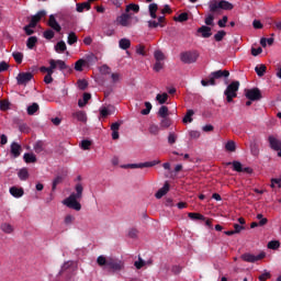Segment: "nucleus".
<instances>
[{
	"label": "nucleus",
	"instance_id": "obj_9",
	"mask_svg": "<svg viewBox=\"0 0 281 281\" xmlns=\"http://www.w3.org/2000/svg\"><path fill=\"white\" fill-rule=\"evenodd\" d=\"M158 164H161V160H153L147 162H139V164H131L127 165L128 168L135 169V168H153L154 166H158Z\"/></svg>",
	"mask_w": 281,
	"mask_h": 281
},
{
	"label": "nucleus",
	"instance_id": "obj_48",
	"mask_svg": "<svg viewBox=\"0 0 281 281\" xmlns=\"http://www.w3.org/2000/svg\"><path fill=\"white\" fill-rule=\"evenodd\" d=\"M77 85H78V88L81 90V91H85L87 89V87H89V82L86 80V79H79L77 81Z\"/></svg>",
	"mask_w": 281,
	"mask_h": 281
},
{
	"label": "nucleus",
	"instance_id": "obj_35",
	"mask_svg": "<svg viewBox=\"0 0 281 281\" xmlns=\"http://www.w3.org/2000/svg\"><path fill=\"white\" fill-rule=\"evenodd\" d=\"M156 101L160 104H166V102H168V93H158L156 95Z\"/></svg>",
	"mask_w": 281,
	"mask_h": 281
},
{
	"label": "nucleus",
	"instance_id": "obj_61",
	"mask_svg": "<svg viewBox=\"0 0 281 281\" xmlns=\"http://www.w3.org/2000/svg\"><path fill=\"white\" fill-rule=\"evenodd\" d=\"M228 18L227 15H224L222 20H218L217 25L218 27H226Z\"/></svg>",
	"mask_w": 281,
	"mask_h": 281
},
{
	"label": "nucleus",
	"instance_id": "obj_54",
	"mask_svg": "<svg viewBox=\"0 0 281 281\" xmlns=\"http://www.w3.org/2000/svg\"><path fill=\"white\" fill-rule=\"evenodd\" d=\"M44 38H46V41H52V38H54L55 33L52 30H46L43 33Z\"/></svg>",
	"mask_w": 281,
	"mask_h": 281
},
{
	"label": "nucleus",
	"instance_id": "obj_43",
	"mask_svg": "<svg viewBox=\"0 0 281 281\" xmlns=\"http://www.w3.org/2000/svg\"><path fill=\"white\" fill-rule=\"evenodd\" d=\"M12 56H13L15 63H18V65H21V63H23V53L14 52V53H12Z\"/></svg>",
	"mask_w": 281,
	"mask_h": 281
},
{
	"label": "nucleus",
	"instance_id": "obj_2",
	"mask_svg": "<svg viewBox=\"0 0 281 281\" xmlns=\"http://www.w3.org/2000/svg\"><path fill=\"white\" fill-rule=\"evenodd\" d=\"M97 265L108 269L110 273H120L121 271H124V261L115 257H105L104 255H101L97 258Z\"/></svg>",
	"mask_w": 281,
	"mask_h": 281
},
{
	"label": "nucleus",
	"instance_id": "obj_27",
	"mask_svg": "<svg viewBox=\"0 0 281 281\" xmlns=\"http://www.w3.org/2000/svg\"><path fill=\"white\" fill-rule=\"evenodd\" d=\"M255 71H256L257 76H259V78H262V76H265V74H267V66L265 64L256 66Z\"/></svg>",
	"mask_w": 281,
	"mask_h": 281
},
{
	"label": "nucleus",
	"instance_id": "obj_44",
	"mask_svg": "<svg viewBox=\"0 0 281 281\" xmlns=\"http://www.w3.org/2000/svg\"><path fill=\"white\" fill-rule=\"evenodd\" d=\"M225 36H227V32H225V31H218V32L214 35V38H215L216 43H221V41H223V38H225Z\"/></svg>",
	"mask_w": 281,
	"mask_h": 281
},
{
	"label": "nucleus",
	"instance_id": "obj_45",
	"mask_svg": "<svg viewBox=\"0 0 281 281\" xmlns=\"http://www.w3.org/2000/svg\"><path fill=\"white\" fill-rule=\"evenodd\" d=\"M146 109L142 110L140 113L142 115H149L150 111H153V104L148 101L145 102Z\"/></svg>",
	"mask_w": 281,
	"mask_h": 281
},
{
	"label": "nucleus",
	"instance_id": "obj_59",
	"mask_svg": "<svg viewBox=\"0 0 281 281\" xmlns=\"http://www.w3.org/2000/svg\"><path fill=\"white\" fill-rule=\"evenodd\" d=\"M87 63L90 65H95V63H98V57H95L93 54H90L87 56Z\"/></svg>",
	"mask_w": 281,
	"mask_h": 281
},
{
	"label": "nucleus",
	"instance_id": "obj_3",
	"mask_svg": "<svg viewBox=\"0 0 281 281\" xmlns=\"http://www.w3.org/2000/svg\"><path fill=\"white\" fill-rule=\"evenodd\" d=\"M75 191L76 193H71L63 201V203L66 205V207H69L70 210H76V212H80L82 210V205L78 201L82 199V192H85V187H82V183L78 182L75 186Z\"/></svg>",
	"mask_w": 281,
	"mask_h": 281
},
{
	"label": "nucleus",
	"instance_id": "obj_30",
	"mask_svg": "<svg viewBox=\"0 0 281 281\" xmlns=\"http://www.w3.org/2000/svg\"><path fill=\"white\" fill-rule=\"evenodd\" d=\"M227 166H233V170L235 172H243V164L238 160H234L233 162H228Z\"/></svg>",
	"mask_w": 281,
	"mask_h": 281
},
{
	"label": "nucleus",
	"instance_id": "obj_58",
	"mask_svg": "<svg viewBox=\"0 0 281 281\" xmlns=\"http://www.w3.org/2000/svg\"><path fill=\"white\" fill-rule=\"evenodd\" d=\"M148 27L150 29L166 27V24H159L157 21H148Z\"/></svg>",
	"mask_w": 281,
	"mask_h": 281
},
{
	"label": "nucleus",
	"instance_id": "obj_33",
	"mask_svg": "<svg viewBox=\"0 0 281 281\" xmlns=\"http://www.w3.org/2000/svg\"><path fill=\"white\" fill-rule=\"evenodd\" d=\"M171 125H172V120H170L169 116L162 117L160 120V128H170Z\"/></svg>",
	"mask_w": 281,
	"mask_h": 281
},
{
	"label": "nucleus",
	"instance_id": "obj_41",
	"mask_svg": "<svg viewBox=\"0 0 281 281\" xmlns=\"http://www.w3.org/2000/svg\"><path fill=\"white\" fill-rule=\"evenodd\" d=\"M225 149L228 150V153L236 151V143L234 140H228L225 145Z\"/></svg>",
	"mask_w": 281,
	"mask_h": 281
},
{
	"label": "nucleus",
	"instance_id": "obj_34",
	"mask_svg": "<svg viewBox=\"0 0 281 281\" xmlns=\"http://www.w3.org/2000/svg\"><path fill=\"white\" fill-rule=\"evenodd\" d=\"M192 115H194V110H188L187 114L182 119L183 124L192 123L193 122Z\"/></svg>",
	"mask_w": 281,
	"mask_h": 281
},
{
	"label": "nucleus",
	"instance_id": "obj_10",
	"mask_svg": "<svg viewBox=\"0 0 281 281\" xmlns=\"http://www.w3.org/2000/svg\"><path fill=\"white\" fill-rule=\"evenodd\" d=\"M34 78V75L32 72H20L16 77L18 85H27Z\"/></svg>",
	"mask_w": 281,
	"mask_h": 281
},
{
	"label": "nucleus",
	"instance_id": "obj_56",
	"mask_svg": "<svg viewBox=\"0 0 281 281\" xmlns=\"http://www.w3.org/2000/svg\"><path fill=\"white\" fill-rule=\"evenodd\" d=\"M276 186L278 188H281V178H272L271 179V184H270V188H276Z\"/></svg>",
	"mask_w": 281,
	"mask_h": 281
},
{
	"label": "nucleus",
	"instance_id": "obj_32",
	"mask_svg": "<svg viewBox=\"0 0 281 281\" xmlns=\"http://www.w3.org/2000/svg\"><path fill=\"white\" fill-rule=\"evenodd\" d=\"M119 47L121 49H128V48H131V40H128V38H121L119 41Z\"/></svg>",
	"mask_w": 281,
	"mask_h": 281
},
{
	"label": "nucleus",
	"instance_id": "obj_46",
	"mask_svg": "<svg viewBox=\"0 0 281 281\" xmlns=\"http://www.w3.org/2000/svg\"><path fill=\"white\" fill-rule=\"evenodd\" d=\"M110 75H111V80L113 85H117V82L122 80V75L120 72H111Z\"/></svg>",
	"mask_w": 281,
	"mask_h": 281
},
{
	"label": "nucleus",
	"instance_id": "obj_5",
	"mask_svg": "<svg viewBox=\"0 0 281 281\" xmlns=\"http://www.w3.org/2000/svg\"><path fill=\"white\" fill-rule=\"evenodd\" d=\"M238 89H240V81H233L227 86L224 91L227 102H234V98H238Z\"/></svg>",
	"mask_w": 281,
	"mask_h": 281
},
{
	"label": "nucleus",
	"instance_id": "obj_23",
	"mask_svg": "<svg viewBox=\"0 0 281 281\" xmlns=\"http://www.w3.org/2000/svg\"><path fill=\"white\" fill-rule=\"evenodd\" d=\"M23 159L25 164H36V155L32 153H25Z\"/></svg>",
	"mask_w": 281,
	"mask_h": 281
},
{
	"label": "nucleus",
	"instance_id": "obj_15",
	"mask_svg": "<svg viewBox=\"0 0 281 281\" xmlns=\"http://www.w3.org/2000/svg\"><path fill=\"white\" fill-rule=\"evenodd\" d=\"M23 150V147L16 142H13L11 144V155L16 159L18 157H21V153Z\"/></svg>",
	"mask_w": 281,
	"mask_h": 281
},
{
	"label": "nucleus",
	"instance_id": "obj_17",
	"mask_svg": "<svg viewBox=\"0 0 281 281\" xmlns=\"http://www.w3.org/2000/svg\"><path fill=\"white\" fill-rule=\"evenodd\" d=\"M168 192H170V184L165 182L164 187L156 192L155 196L156 199H162L166 196V194H168Z\"/></svg>",
	"mask_w": 281,
	"mask_h": 281
},
{
	"label": "nucleus",
	"instance_id": "obj_60",
	"mask_svg": "<svg viewBox=\"0 0 281 281\" xmlns=\"http://www.w3.org/2000/svg\"><path fill=\"white\" fill-rule=\"evenodd\" d=\"M149 133H150L151 135H158V133H159V126H158V125H155V124H151V125L149 126Z\"/></svg>",
	"mask_w": 281,
	"mask_h": 281
},
{
	"label": "nucleus",
	"instance_id": "obj_18",
	"mask_svg": "<svg viewBox=\"0 0 281 281\" xmlns=\"http://www.w3.org/2000/svg\"><path fill=\"white\" fill-rule=\"evenodd\" d=\"M10 194L11 196H14V199H21L25 192L23 191V188L11 187Z\"/></svg>",
	"mask_w": 281,
	"mask_h": 281
},
{
	"label": "nucleus",
	"instance_id": "obj_25",
	"mask_svg": "<svg viewBox=\"0 0 281 281\" xmlns=\"http://www.w3.org/2000/svg\"><path fill=\"white\" fill-rule=\"evenodd\" d=\"M148 8H149V16L151 19H157V11L159 10V5H157V3H150Z\"/></svg>",
	"mask_w": 281,
	"mask_h": 281
},
{
	"label": "nucleus",
	"instance_id": "obj_4",
	"mask_svg": "<svg viewBox=\"0 0 281 281\" xmlns=\"http://www.w3.org/2000/svg\"><path fill=\"white\" fill-rule=\"evenodd\" d=\"M74 261H66L57 274L58 281H70L74 278Z\"/></svg>",
	"mask_w": 281,
	"mask_h": 281
},
{
	"label": "nucleus",
	"instance_id": "obj_49",
	"mask_svg": "<svg viewBox=\"0 0 281 281\" xmlns=\"http://www.w3.org/2000/svg\"><path fill=\"white\" fill-rule=\"evenodd\" d=\"M131 10L135 13L139 12V5L135 4V3H130L128 5H126L125 11L126 12H131Z\"/></svg>",
	"mask_w": 281,
	"mask_h": 281
},
{
	"label": "nucleus",
	"instance_id": "obj_7",
	"mask_svg": "<svg viewBox=\"0 0 281 281\" xmlns=\"http://www.w3.org/2000/svg\"><path fill=\"white\" fill-rule=\"evenodd\" d=\"M246 98L247 100H250L251 102H256L258 100H262V93L260 92V89L252 88V89H246Z\"/></svg>",
	"mask_w": 281,
	"mask_h": 281
},
{
	"label": "nucleus",
	"instance_id": "obj_31",
	"mask_svg": "<svg viewBox=\"0 0 281 281\" xmlns=\"http://www.w3.org/2000/svg\"><path fill=\"white\" fill-rule=\"evenodd\" d=\"M85 10H91V2L77 3V12H85Z\"/></svg>",
	"mask_w": 281,
	"mask_h": 281
},
{
	"label": "nucleus",
	"instance_id": "obj_53",
	"mask_svg": "<svg viewBox=\"0 0 281 281\" xmlns=\"http://www.w3.org/2000/svg\"><path fill=\"white\" fill-rule=\"evenodd\" d=\"M268 249H280V241L278 240H271L268 243Z\"/></svg>",
	"mask_w": 281,
	"mask_h": 281
},
{
	"label": "nucleus",
	"instance_id": "obj_57",
	"mask_svg": "<svg viewBox=\"0 0 281 281\" xmlns=\"http://www.w3.org/2000/svg\"><path fill=\"white\" fill-rule=\"evenodd\" d=\"M136 54H139V56H146V47L144 45L136 46Z\"/></svg>",
	"mask_w": 281,
	"mask_h": 281
},
{
	"label": "nucleus",
	"instance_id": "obj_62",
	"mask_svg": "<svg viewBox=\"0 0 281 281\" xmlns=\"http://www.w3.org/2000/svg\"><path fill=\"white\" fill-rule=\"evenodd\" d=\"M134 266L136 267V269H142L143 267L146 266V261H144L140 257L138 258V261L134 262Z\"/></svg>",
	"mask_w": 281,
	"mask_h": 281
},
{
	"label": "nucleus",
	"instance_id": "obj_1",
	"mask_svg": "<svg viewBox=\"0 0 281 281\" xmlns=\"http://www.w3.org/2000/svg\"><path fill=\"white\" fill-rule=\"evenodd\" d=\"M210 13L205 16L204 23L205 25L214 26V19L222 14L223 10H234V4L227 0H221L220 2L216 0H211L209 3Z\"/></svg>",
	"mask_w": 281,
	"mask_h": 281
},
{
	"label": "nucleus",
	"instance_id": "obj_51",
	"mask_svg": "<svg viewBox=\"0 0 281 281\" xmlns=\"http://www.w3.org/2000/svg\"><path fill=\"white\" fill-rule=\"evenodd\" d=\"M173 20L178 21L179 23H184V21H188V13H180L177 18H173Z\"/></svg>",
	"mask_w": 281,
	"mask_h": 281
},
{
	"label": "nucleus",
	"instance_id": "obj_12",
	"mask_svg": "<svg viewBox=\"0 0 281 281\" xmlns=\"http://www.w3.org/2000/svg\"><path fill=\"white\" fill-rule=\"evenodd\" d=\"M45 14H47V12L38 11L35 15H33L29 23V27H36V25H38V22L41 21V19H43V16H45Z\"/></svg>",
	"mask_w": 281,
	"mask_h": 281
},
{
	"label": "nucleus",
	"instance_id": "obj_37",
	"mask_svg": "<svg viewBox=\"0 0 281 281\" xmlns=\"http://www.w3.org/2000/svg\"><path fill=\"white\" fill-rule=\"evenodd\" d=\"M99 71L102 76H111V67L109 65L104 64L99 68Z\"/></svg>",
	"mask_w": 281,
	"mask_h": 281
},
{
	"label": "nucleus",
	"instance_id": "obj_13",
	"mask_svg": "<svg viewBox=\"0 0 281 281\" xmlns=\"http://www.w3.org/2000/svg\"><path fill=\"white\" fill-rule=\"evenodd\" d=\"M268 143L271 150H280L281 148V140L278 139L276 136L270 135L268 136Z\"/></svg>",
	"mask_w": 281,
	"mask_h": 281
},
{
	"label": "nucleus",
	"instance_id": "obj_42",
	"mask_svg": "<svg viewBox=\"0 0 281 281\" xmlns=\"http://www.w3.org/2000/svg\"><path fill=\"white\" fill-rule=\"evenodd\" d=\"M19 179H21V181H26V179L30 177V173L27 172V169H21L18 173Z\"/></svg>",
	"mask_w": 281,
	"mask_h": 281
},
{
	"label": "nucleus",
	"instance_id": "obj_21",
	"mask_svg": "<svg viewBox=\"0 0 281 281\" xmlns=\"http://www.w3.org/2000/svg\"><path fill=\"white\" fill-rule=\"evenodd\" d=\"M72 117L78 122H82L83 124L87 122V113H85V111H77L72 113Z\"/></svg>",
	"mask_w": 281,
	"mask_h": 281
},
{
	"label": "nucleus",
	"instance_id": "obj_16",
	"mask_svg": "<svg viewBox=\"0 0 281 281\" xmlns=\"http://www.w3.org/2000/svg\"><path fill=\"white\" fill-rule=\"evenodd\" d=\"M48 26L52 27V30H54L55 32H60L63 30L58 21H56L54 14L49 15Z\"/></svg>",
	"mask_w": 281,
	"mask_h": 281
},
{
	"label": "nucleus",
	"instance_id": "obj_28",
	"mask_svg": "<svg viewBox=\"0 0 281 281\" xmlns=\"http://www.w3.org/2000/svg\"><path fill=\"white\" fill-rule=\"evenodd\" d=\"M36 43H38V37L36 36H31L27 38L26 41V47L29 49H34V47H36Z\"/></svg>",
	"mask_w": 281,
	"mask_h": 281
},
{
	"label": "nucleus",
	"instance_id": "obj_19",
	"mask_svg": "<svg viewBox=\"0 0 281 281\" xmlns=\"http://www.w3.org/2000/svg\"><path fill=\"white\" fill-rule=\"evenodd\" d=\"M211 74L213 78H215V80H218L221 78H229V70H216Z\"/></svg>",
	"mask_w": 281,
	"mask_h": 281
},
{
	"label": "nucleus",
	"instance_id": "obj_38",
	"mask_svg": "<svg viewBox=\"0 0 281 281\" xmlns=\"http://www.w3.org/2000/svg\"><path fill=\"white\" fill-rule=\"evenodd\" d=\"M1 229L4 234H12V232H14V227H12V225L8 223L1 224Z\"/></svg>",
	"mask_w": 281,
	"mask_h": 281
},
{
	"label": "nucleus",
	"instance_id": "obj_40",
	"mask_svg": "<svg viewBox=\"0 0 281 281\" xmlns=\"http://www.w3.org/2000/svg\"><path fill=\"white\" fill-rule=\"evenodd\" d=\"M85 65H87V60H85V59H78V60L75 63V70H76V71H82V68L85 67Z\"/></svg>",
	"mask_w": 281,
	"mask_h": 281
},
{
	"label": "nucleus",
	"instance_id": "obj_47",
	"mask_svg": "<svg viewBox=\"0 0 281 281\" xmlns=\"http://www.w3.org/2000/svg\"><path fill=\"white\" fill-rule=\"evenodd\" d=\"M154 57L156 61L166 60V55H164V52L161 50H155Z\"/></svg>",
	"mask_w": 281,
	"mask_h": 281
},
{
	"label": "nucleus",
	"instance_id": "obj_14",
	"mask_svg": "<svg viewBox=\"0 0 281 281\" xmlns=\"http://www.w3.org/2000/svg\"><path fill=\"white\" fill-rule=\"evenodd\" d=\"M198 34H201L202 38H210L212 36V27L210 25H202L198 29Z\"/></svg>",
	"mask_w": 281,
	"mask_h": 281
},
{
	"label": "nucleus",
	"instance_id": "obj_39",
	"mask_svg": "<svg viewBox=\"0 0 281 281\" xmlns=\"http://www.w3.org/2000/svg\"><path fill=\"white\" fill-rule=\"evenodd\" d=\"M68 45H75V43H78V35L76 33L70 32L68 34V40H67Z\"/></svg>",
	"mask_w": 281,
	"mask_h": 281
},
{
	"label": "nucleus",
	"instance_id": "obj_20",
	"mask_svg": "<svg viewBox=\"0 0 281 281\" xmlns=\"http://www.w3.org/2000/svg\"><path fill=\"white\" fill-rule=\"evenodd\" d=\"M45 147L46 144L43 140H37L34 145H33V150L38 155L43 151H45Z\"/></svg>",
	"mask_w": 281,
	"mask_h": 281
},
{
	"label": "nucleus",
	"instance_id": "obj_63",
	"mask_svg": "<svg viewBox=\"0 0 281 281\" xmlns=\"http://www.w3.org/2000/svg\"><path fill=\"white\" fill-rule=\"evenodd\" d=\"M164 69V63L161 61H156L155 65H154V71H161Z\"/></svg>",
	"mask_w": 281,
	"mask_h": 281
},
{
	"label": "nucleus",
	"instance_id": "obj_24",
	"mask_svg": "<svg viewBox=\"0 0 281 281\" xmlns=\"http://www.w3.org/2000/svg\"><path fill=\"white\" fill-rule=\"evenodd\" d=\"M157 115L160 119L169 117L170 111L168 110V106H166V105L160 106V109L158 110Z\"/></svg>",
	"mask_w": 281,
	"mask_h": 281
},
{
	"label": "nucleus",
	"instance_id": "obj_6",
	"mask_svg": "<svg viewBox=\"0 0 281 281\" xmlns=\"http://www.w3.org/2000/svg\"><path fill=\"white\" fill-rule=\"evenodd\" d=\"M180 59L186 65H192V63H196V60H199V53L196 50L181 53Z\"/></svg>",
	"mask_w": 281,
	"mask_h": 281
},
{
	"label": "nucleus",
	"instance_id": "obj_26",
	"mask_svg": "<svg viewBox=\"0 0 281 281\" xmlns=\"http://www.w3.org/2000/svg\"><path fill=\"white\" fill-rule=\"evenodd\" d=\"M55 52H57V54H63V52H67V44L65 43V41H60L55 45Z\"/></svg>",
	"mask_w": 281,
	"mask_h": 281
},
{
	"label": "nucleus",
	"instance_id": "obj_55",
	"mask_svg": "<svg viewBox=\"0 0 281 281\" xmlns=\"http://www.w3.org/2000/svg\"><path fill=\"white\" fill-rule=\"evenodd\" d=\"M80 147L82 148V150H89L91 148V140H82Z\"/></svg>",
	"mask_w": 281,
	"mask_h": 281
},
{
	"label": "nucleus",
	"instance_id": "obj_36",
	"mask_svg": "<svg viewBox=\"0 0 281 281\" xmlns=\"http://www.w3.org/2000/svg\"><path fill=\"white\" fill-rule=\"evenodd\" d=\"M188 216L191 221H205V216L201 213H189Z\"/></svg>",
	"mask_w": 281,
	"mask_h": 281
},
{
	"label": "nucleus",
	"instance_id": "obj_11",
	"mask_svg": "<svg viewBox=\"0 0 281 281\" xmlns=\"http://www.w3.org/2000/svg\"><path fill=\"white\" fill-rule=\"evenodd\" d=\"M116 23L122 27H131V15L128 13H122L116 18Z\"/></svg>",
	"mask_w": 281,
	"mask_h": 281
},
{
	"label": "nucleus",
	"instance_id": "obj_50",
	"mask_svg": "<svg viewBox=\"0 0 281 281\" xmlns=\"http://www.w3.org/2000/svg\"><path fill=\"white\" fill-rule=\"evenodd\" d=\"M59 183H63V177L57 176L54 180H53V186H52V191L56 192V188Z\"/></svg>",
	"mask_w": 281,
	"mask_h": 281
},
{
	"label": "nucleus",
	"instance_id": "obj_52",
	"mask_svg": "<svg viewBox=\"0 0 281 281\" xmlns=\"http://www.w3.org/2000/svg\"><path fill=\"white\" fill-rule=\"evenodd\" d=\"M36 111H38V103H33L32 105H30L27 108L29 115H34V113H36Z\"/></svg>",
	"mask_w": 281,
	"mask_h": 281
},
{
	"label": "nucleus",
	"instance_id": "obj_64",
	"mask_svg": "<svg viewBox=\"0 0 281 281\" xmlns=\"http://www.w3.org/2000/svg\"><path fill=\"white\" fill-rule=\"evenodd\" d=\"M269 279H271V273L270 272H265V273L259 276L260 281H267Z\"/></svg>",
	"mask_w": 281,
	"mask_h": 281
},
{
	"label": "nucleus",
	"instance_id": "obj_22",
	"mask_svg": "<svg viewBox=\"0 0 281 281\" xmlns=\"http://www.w3.org/2000/svg\"><path fill=\"white\" fill-rule=\"evenodd\" d=\"M54 69H56V66L54 65V59L49 60V67L42 66L40 68V71L42 74H54Z\"/></svg>",
	"mask_w": 281,
	"mask_h": 281
},
{
	"label": "nucleus",
	"instance_id": "obj_29",
	"mask_svg": "<svg viewBox=\"0 0 281 281\" xmlns=\"http://www.w3.org/2000/svg\"><path fill=\"white\" fill-rule=\"evenodd\" d=\"M55 69H59L60 71H65L67 69V64L61 59H54Z\"/></svg>",
	"mask_w": 281,
	"mask_h": 281
},
{
	"label": "nucleus",
	"instance_id": "obj_8",
	"mask_svg": "<svg viewBox=\"0 0 281 281\" xmlns=\"http://www.w3.org/2000/svg\"><path fill=\"white\" fill-rule=\"evenodd\" d=\"M267 255L265 252H261L257 256L251 255L249 252H246L244 255H241V260H244V262H258V260H262V258H265Z\"/></svg>",
	"mask_w": 281,
	"mask_h": 281
}]
</instances>
